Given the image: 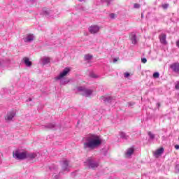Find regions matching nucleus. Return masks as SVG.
Returning a JSON list of instances; mask_svg holds the SVG:
<instances>
[{
  "label": "nucleus",
  "mask_w": 179,
  "mask_h": 179,
  "mask_svg": "<svg viewBox=\"0 0 179 179\" xmlns=\"http://www.w3.org/2000/svg\"><path fill=\"white\" fill-rule=\"evenodd\" d=\"M42 65H47V64H50V58L44 57L41 59Z\"/></svg>",
  "instance_id": "obj_20"
},
{
  "label": "nucleus",
  "mask_w": 179,
  "mask_h": 179,
  "mask_svg": "<svg viewBox=\"0 0 179 179\" xmlns=\"http://www.w3.org/2000/svg\"><path fill=\"white\" fill-rule=\"evenodd\" d=\"M84 58H85V61H90V59H92L93 58V56L87 54L84 56Z\"/></svg>",
  "instance_id": "obj_21"
},
{
  "label": "nucleus",
  "mask_w": 179,
  "mask_h": 179,
  "mask_svg": "<svg viewBox=\"0 0 179 179\" xmlns=\"http://www.w3.org/2000/svg\"><path fill=\"white\" fill-rule=\"evenodd\" d=\"M143 17V14L141 15V17Z\"/></svg>",
  "instance_id": "obj_42"
},
{
  "label": "nucleus",
  "mask_w": 179,
  "mask_h": 179,
  "mask_svg": "<svg viewBox=\"0 0 179 179\" xmlns=\"http://www.w3.org/2000/svg\"><path fill=\"white\" fill-rule=\"evenodd\" d=\"M134 8L135 9H139V8H141V4L135 3Z\"/></svg>",
  "instance_id": "obj_27"
},
{
  "label": "nucleus",
  "mask_w": 179,
  "mask_h": 179,
  "mask_svg": "<svg viewBox=\"0 0 179 179\" xmlns=\"http://www.w3.org/2000/svg\"><path fill=\"white\" fill-rule=\"evenodd\" d=\"M23 61L26 66L30 67L33 65V63L30 61L28 57H24Z\"/></svg>",
  "instance_id": "obj_15"
},
{
  "label": "nucleus",
  "mask_w": 179,
  "mask_h": 179,
  "mask_svg": "<svg viewBox=\"0 0 179 179\" xmlns=\"http://www.w3.org/2000/svg\"><path fill=\"white\" fill-rule=\"evenodd\" d=\"M175 88L179 90V82L175 85Z\"/></svg>",
  "instance_id": "obj_33"
},
{
  "label": "nucleus",
  "mask_w": 179,
  "mask_h": 179,
  "mask_svg": "<svg viewBox=\"0 0 179 179\" xmlns=\"http://www.w3.org/2000/svg\"><path fill=\"white\" fill-rule=\"evenodd\" d=\"M16 115V112L14 110H12L10 112H8L7 113V115L6 117V121H12L13 120V117Z\"/></svg>",
  "instance_id": "obj_9"
},
{
  "label": "nucleus",
  "mask_w": 179,
  "mask_h": 179,
  "mask_svg": "<svg viewBox=\"0 0 179 179\" xmlns=\"http://www.w3.org/2000/svg\"><path fill=\"white\" fill-rule=\"evenodd\" d=\"M162 8L163 9H167V8H169V4L168 3L163 4Z\"/></svg>",
  "instance_id": "obj_29"
},
{
  "label": "nucleus",
  "mask_w": 179,
  "mask_h": 179,
  "mask_svg": "<svg viewBox=\"0 0 179 179\" xmlns=\"http://www.w3.org/2000/svg\"><path fill=\"white\" fill-rule=\"evenodd\" d=\"M100 30V27L97 25L91 26L89 28V31L91 33V34H96V33H99V31Z\"/></svg>",
  "instance_id": "obj_8"
},
{
  "label": "nucleus",
  "mask_w": 179,
  "mask_h": 179,
  "mask_svg": "<svg viewBox=\"0 0 179 179\" xmlns=\"http://www.w3.org/2000/svg\"><path fill=\"white\" fill-rule=\"evenodd\" d=\"M128 76H129V73H125L124 78H128Z\"/></svg>",
  "instance_id": "obj_35"
},
{
  "label": "nucleus",
  "mask_w": 179,
  "mask_h": 179,
  "mask_svg": "<svg viewBox=\"0 0 179 179\" xmlns=\"http://www.w3.org/2000/svg\"><path fill=\"white\" fill-rule=\"evenodd\" d=\"M43 127L45 129H54L57 127V124L55 122L48 123Z\"/></svg>",
  "instance_id": "obj_13"
},
{
  "label": "nucleus",
  "mask_w": 179,
  "mask_h": 179,
  "mask_svg": "<svg viewBox=\"0 0 179 179\" xmlns=\"http://www.w3.org/2000/svg\"><path fill=\"white\" fill-rule=\"evenodd\" d=\"M164 153V148L163 147L160 148L159 149L157 150L154 155L155 156H160L161 155H163Z\"/></svg>",
  "instance_id": "obj_16"
},
{
  "label": "nucleus",
  "mask_w": 179,
  "mask_h": 179,
  "mask_svg": "<svg viewBox=\"0 0 179 179\" xmlns=\"http://www.w3.org/2000/svg\"><path fill=\"white\" fill-rule=\"evenodd\" d=\"M34 40V36L31 34H29L27 37L24 38V43H30Z\"/></svg>",
  "instance_id": "obj_14"
},
{
  "label": "nucleus",
  "mask_w": 179,
  "mask_h": 179,
  "mask_svg": "<svg viewBox=\"0 0 179 179\" xmlns=\"http://www.w3.org/2000/svg\"><path fill=\"white\" fill-rule=\"evenodd\" d=\"M13 156L17 159V160H24V159H26V152H20L18 150H16L13 153Z\"/></svg>",
  "instance_id": "obj_4"
},
{
  "label": "nucleus",
  "mask_w": 179,
  "mask_h": 179,
  "mask_svg": "<svg viewBox=\"0 0 179 179\" xmlns=\"http://www.w3.org/2000/svg\"><path fill=\"white\" fill-rule=\"evenodd\" d=\"M90 78H94V79L99 78V76H97V75H96V74L94 73H91L90 74Z\"/></svg>",
  "instance_id": "obj_26"
},
{
  "label": "nucleus",
  "mask_w": 179,
  "mask_h": 179,
  "mask_svg": "<svg viewBox=\"0 0 179 179\" xmlns=\"http://www.w3.org/2000/svg\"><path fill=\"white\" fill-rule=\"evenodd\" d=\"M117 61H118V59L117 58L113 59V62H117Z\"/></svg>",
  "instance_id": "obj_37"
},
{
  "label": "nucleus",
  "mask_w": 179,
  "mask_h": 179,
  "mask_svg": "<svg viewBox=\"0 0 179 179\" xmlns=\"http://www.w3.org/2000/svg\"><path fill=\"white\" fill-rule=\"evenodd\" d=\"M176 173H179V164H177L175 167Z\"/></svg>",
  "instance_id": "obj_30"
},
{
  "label": "nucleus",
  "mask_w": 179,
  "mask_h": 179,
  "mask_svg": "<svg viewBox=\"0 0 179 179\" xmlns=\"http://www.w3.org/2000/svg\"><path fill=\"white\" fill-rule=\"evenodd\" d=\"M71 72V69H69V67H66L63 71L62 73H60V74L55 77V80H61V79H62V78H64V76H66V74Z\"/></svg>",
  "instance_id": "obj_5"
},
{
  "label": "nucleus",
  "mask_w": 179,
  "mask_h": 179,
  "mask_svg": "<svg viewBox=\"0 0 179 179\" xmlns=\"http://www.w3.org/2000/svg\"><path fill=\"white\" fill-rule=\"evenodd\" d=\"M101 153H102V155H103V156H106L107 155V149H106V148L101 149Z\"/></svg>",
  "instance_id": "obj_25"
},
{
  "label": "nucleus",
  "mask_w": 179,
  "mask_h": 179,
  "mask_svg": "<svg viewBox=\"0 0 179 179\" xmlns=\"http://www.w3.org/2000/svg\"><path fill=\"white\" fill-rule=\"evenodd\" d=\"M176 45H179V40L176 42Z\"/></svg>",
  "instance_id": "obj_39"
},
{
  "label": "nucleus",
  "mask_w": 179,
  "mask_h": 179,
  "mask_svg": "<svg viewBox=\"0 0 179 179\" xmlns=\"http://www.w3.org/2000/svg\"><path fill=\"white\" fill-rule=\"evenodd\" d=\"M129 38L131 41V44H134V45L138 44V39L135 33H131L129 34Z\"/></svg>",
  "instance_id": "obj_7"
},
{
  "label": "nucleus",
  "mask_w": 179,
  "mask_h": 179,
  "mask_svg": "<svg viewBox=\"0 0 179 179\" xmlns=\"http://www.w3.org/2000/svg\"><path fill=\"white\" fill-rule=\"evenodd\" d=\"M115 16H117V15H115L114 13L110 14V17H111V19H114L115 17Z\"/></svg>",
  "instance_id": "obj_32"
},
{
  "label": "nucleus",
  "mask_w": 179,
  "mask_h": 179,
  "mask_svg": "<svg viewBox=\"0 0 179 179\" xmlns=\"http://www.w3.org/2000/svg\"><path fill=\"white\" fill-rule=\"evenodd\" d=\"M85 141L83 144L84 149H91V150H93L101 145V139L99 136L96 135L86 137Z\"/></svg>",
  "instance_id": "obj_1"
},
{
  "label": "nucleus",
  "mask_w": 179,
  "mask_h": 179,
  "mask_svg": "<svg viewBox=\"0 0 179 179\" xmlns=\"http://www.w3.org/2000/svg\"><path fill=\"white\" fill-rule=\"evenodd\" d=\"M79 1H82V0H79Z\"/></svg>",
  "instance_id": "obj_44"
},
{
  "label": "nucleus",
  "mask_w": 179,
  "mask_h": 179,
  "mask_svg": "<svg viewBox=\"0 0 179 179\" xmlns=\"http://www.w3.org/2000/svg\"><path fill=\"white\" fill-rule=\"evenodd\" d=\"M119 135L122 139H124L125 141H128V139H129V136L127 135V133L124 131H120Z\"/></svg>",
  "instance_id": "obj_17"
},
{
  "label": "nucleus",
  "mask_w": 179,
  "mask_h": 179,
  "mask_svg": "<svg viewBox=\"0 0 179 179\" xmlns=\"http://www.w3.org/2000/svg\"><path fill=\"white\" fill-rule=\"evenodd\" d=\"M141 62H143V64H146V62H148V59H146V58H143L141 59Z\"/></svg>",
  "instance_id": "obj_31"
},
{
  "label": "nucleus",
  "mask_w": 179,
  "mask_h": 179,
  "mask_svg": "<svg viewBox=\"0 0 179 179\" xmlns=\"http://www.w3.org/2000/svg\"><path fill=\"white\" fill-rule=\"evenodd\" d=\"M175 149H176V150H178V149H179V145H175Z\"/></svg>",
  "instance_id": "obj_36"
},
{
  "label": "nucleus",
  "mask_w": 179,
  "mask_h": 179,
  "mask_svg": "<svg viewBox=\"0 0 179 179\" xmlns=\"http://www.w3.org/2000/svg\"><path fill=\"white\" fill-rule=\"evenodd\" d=\"M157 105L158 106V107H160V103H157Z\"/></svg>",
  "instance_id": "obj_40"
},
{
  "label": "nucleus",
  "mask_w": 179,
  "mask_h": 179,
  "mask_svg": "<svg viewBox=\"0 0 179 179\" xmlns=\"http://www.w3.org/2000/svg\"><path fill=\"white\" fill-rule=\"evenodd\" d=\"M160 76V73H159V72H155L153 73V78L155 79H157L158 78H159Z\"/></svg>",
  "instance_id": "obj_24"
},
{
  "label": "nucleus",
  "mask_w": 179,
  "mask_h": 179,
  "mask_svg": "<svg viewBox=\"0 0 179 179\" xmlns=\"http://www.w3.org/2000/svg\"><path fill=\"white\" fill-rule=\"evenodd\" d=\"M134 150H135L134 148H129L127 150V152H126V157H129L132 156Z\"/></svg>",
  "instance_id": "obj_19"
},
{
  "label": "nucleus",
  "mask_w": 179,
  "mask_h": 179,
  "mask_svg": "<svg viewBox=\"0 0 179 179\" xmlns=\"http://www.w3.org/2000/svg\"><path fill=\"white\" fill-rule=\"evenodd\" d=\"M105 2H107V6H108V3L111 2V0H103Z\"/></svg>",
  "instance_id": "obj_34"
},
{
  "label": "nucleus",
  "mask_w": 179,
  "mask_h": 179,
  "mask_svg": "<svg viewBox=\"0 0 179 179\" xmlns=\"http://www.w3.org/2000/svg\"><path fill=\"white\" fill-rule=\"evenodd\" d=\"M1 65H2V64H1V62H0V66H1Z\"/></svg>",
  "instance_id": "obj_43"
},
{
  "label": "nucleus",
  "mask_w": 179,
  "mask_h": 179,
  "mask_svg": "<svg viewBox=\"0 0 179 179\" xmlns=\"http://www.w3.org/2000/svg\"><path fill=\"white\" fill-rule=\"evenodd\" d=\"M84 163L85 166H87L88 169H92V170H96L99 166V162L94 160L93 158H88Z\"/></svg>",
  "instance_id": "obj_2"
},
{
  "label": "nucleus",
  "mask_w": 179,
  "mask_h": 179,
  "mask_svg": "<svg viewBox=\"0 0 179 179\" xmlns=\"http://www.w3.org/2000/svg\"><path fill=\"white\" fill-rule=\"evenodd\" d=\"M148 136H150V139L151 141H153V139H155V135L153 134L152 133V131H148Z\"/></svg>",
  "instance_id": "obj_23"
},
{
  "label": "nucleus",
  "mask_w": 179,
  "mask_h": 179,
  "mask_svg": "<svg viewBox=\"0 0 179 179\" xmlns=\"http://www.w3.org/2000/svg\"><path fill=\"white\" fill-rule=\"evenodd\" d=\"M167 36L165 34H161L159 36V41L161 43L166 45L167 44V41H166Z\"/></svg>",
  "instance_id": "obj_12"
},
{
  "label": "nucleus",
  "mask_w": 179,
  "mask_h": 179,
  "mask_svg": "<svg viewBox=\"0 0 179 179\" xmlns=\"http://www.w3.org/2000/svg\"><path fill=\"white\" fill-rule=\"evenodd\" d=\"M36 156H37V155L34 153L26 152V159H28L29 160H33V159L36 158Z\"/></svg>",
  "instance_id": "obj_18"
},
{
  "label": "nucleus",
  "mask_w": 179,
  "mask_h": 179,
  "mask_svg": "<svg viewBox=\"0 0 179 179\" xmlns=\"http://www.w3.org/2000/svg\"><path fill=\"white\" fill-rule=\"evenodd\" d=\"M27 101H32L31 98H29V99L27 100Z\"/></svg>",
  "instance_id": "obj_38"
},
{
  "label": "nucleus",
  "mask_w": 179,
  "mask_h": 179,
  "mask_svg": "<svg viewBox=\"0 0 179 179\" xmlns=\"http://www.w3.org/2000/svg\"><path fill=\"white\" fill-rule=\"evenodd\" d=\"M55 178H58V176H55Z\"/></svg>",
  "instance_id": "obj_41"
},
{
  "label": "nucleus",
  "mask_w": 179,
  "mask_h": 179,
  "mask_svg": "<svg viewBox=\"0 0 179 179\" xmlns=\"http://www.w3.org/2000/svg\"><path fill=\"white\" fill-rule=\"evenodd\" d=\"M69 80H60V85L61 86H64L65 85H68V83H69Z\"/></svg>",
  "instance_id": "obj_22"
},
{
  "label": "nucleus",
  "mask_w": 179,
  "mask_h": 179,
  "mask_svg": "<svg viewBox=\"0 0 179 179\" xmlns=\"http://www.w3.org/2000/svg\"><path fill=\"white\" fill-rule=\"evenodd\" d=\"M77 90H78V92H81L80 94L82 96H85V97H89V96L93 93V91L86 89L85 87H78Z\"/></svg>",
  "instance_id": "obj_3"
},
{
  "label": "nucleus",
  "mask_w": 179,
  "mask_h": 179,
  "mask_svg": "<svg viewBox=\"0 0 179 179\" xmlns=\"http://www.w3.org/2000/svg\"><path fill=\"white\" fill-rule=\"evenodd\" d=\"M170 69L175 73L179 75V63L175 62L170 65Z\"/></svg>",
  "instance_id": "obj_6"
},
{
  "label": "nucleus",
  "mask_w": 179,
  "mask_h": 179,
  "mask_svg": "<svg viewBox=\"0 0 179 179\" xmlns=\"http://www.w3.org/2000/svg\"><path fill=\"white\" fill-rule=\"evenodd\" d=\"M127 105L129 107H132V106H135V102H128Z\"/></svg>",
  "instance_id": "obj_28"
},
{
  "label": "nucleus",
  "mask_w": 179,
  "mask_h": 179,
  "mask_svg": "<svg viewBox=\"0 0 179 179\" xmlns=\"http://www.w3.org/2000/svg\"><path fill=\"white\" fill-rule=\"evenodd\" d=\"M100 100L104 103H111L114 100V98L113 96H101Z\"/></svg>",
  "instance_id": "obj_11"
},
{
  "label": "nucleus",
  "mask_w": 179,
  "mask_h": 179,
  "mask_svg": "<svg viewBox=\"0 0 179 179\" xmlns=\"http://www.w3.org/2000/svg\"><path fill=\"white\" fill-rule=\"evenodd\" d=\"M62 171H69V161L64 160L62 166Z\"/></svg>",
  "instance_id": "obj_10"
}]
</instances>
